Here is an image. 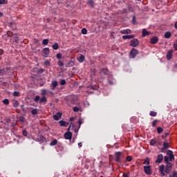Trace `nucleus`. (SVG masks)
<instances>
[{"mask_svg":"<svg viewBox=\"0 0 177 177\" xmlns=\"http://www.w3.org/2000/svg\"><path fill=\"white\" fill-rule=\"evenodd\" d=\"M167 165H166V168H169V169H172V167H173V164H172V162H167V163H166Z\"/></svg>","mask_w":177,"mask_h":177,"instance_id":"23","label":"nucleus"},{"mask_svg":"<svg viewBox=\"0 0 177 177\" xmlns=\"http://www.w3.org/2000/svg\"><path fill=\"white\" fill-rule=\"evenodd\" d=\"M19 101L15 100L13 102V107H15V109H17V107H19Z\"/></svg>","mask_w":177,"mask_h":177,"instance_id":"26","label":"nucleus"},{"mask_svg":"<svg viewBox=\"0 0 177 177\" xmlns=\"http://www.w3.org/2000/svg\"><path fill=\"white\" fill-rule=\"evenodd\" d=\"M46 102H48V99L45 95H44L39 100V103H46Z\"/></svg>","mask_w":177,"mask_h":177,"instance_id":"18","label":"nucleus"},{"mask_svg":"<svg viewBox=\"0 0 177 177\" xmlns=\"http://www.w3.org/2000/svg\"><path fill=\"white\" fill-rule=\"evenodd\" d=\"M25 118H24V117H23V116H20L19 117V121H20V122H24V121H25Z\"/></svg>","mask_w":177,"mask_h":177,"instance_id":"52","label":"nucleus"},{"mask_svg":"<svg viewBox=\"0 0 177 177\" xmlns=\"http://www.w3.org/2000/svg\"><path fill=\"white\" fill-rule=\"evenodd\" d=\"M158 42V37H157V36H154L153 37H152L151 39H150V43L152 44H156Z\"/></svg>","mask_w":177,"mask_h":177,"instance_id":"12","label":"nucleus"},{"mask_svg":"<svg viewBox=\"0 0 177 177\" xmlns=\"http://www.w3.org/2000/svg\"><path fill=\"white\" fill-rule=\"evenodd\" d=\"M69 100L71 104H77V102H78V97L75 95L71 96L69 98Z\"/></svg>","mask_w":177,"mask_h":177,"instance_id":"5","label":"nucleus"},{"mask_svg":"<svg viewBox=\"0 0 177 177\" xmlns=\"http://www.w3.org/2000/svg\"><path fill=\"white\" fill-rule=\"evenodd\" d=\"M126 161H127L128 162H131L132 161V156H129L126 158Z\"/></svg>","mask_w":177,"mask_h":177,"instance_id":"39","label":"nucleus"},{"mask_svg":"<svg viewBox=\"0 0 177 177\" xmlns=\"http://www.w3.org/2000/svg\"><path fill=\"white\" fill-rule=\"evenodd\" d=\"M133 38H135V35H133L122 36L123 39H133Z\"/></svg>","mask_w":177,"mask_h":177,"instance_id":"15","label":"nucleus"},{"mask_svg":"<svg viewBox=\"0 0 177 177\" xmlns=\"http://www.w3.org/2000/svg\"><path fill=\"white\" fill-rule=\"evenodd\" d=\"M162 131H164V129L162 127H157V132L158 133H161V132H162Z\"/></svg>","mask_w":177,"mask_h":177,"instance_id":"40","label":"nucleus"},{"mask_svg":"<svg viewBox=\"0 0 177 177\" xmlns=\"http://www.w3.org/2000/svg\"><path fill=\"white\" fill-rule=\"evenodd\" d=\"M72 138L73 133L67 131L66 133H64V138L66 139L67 140H71Z\"/></svg>","mask_w":177,"mask_h":177,"instance_id":"8","label":"nucleus"},{"mask_svg":"<svg viewBox=\"0 0 177 177\" xmlns=\"http://www.w3.org/2000/svg\"><path fill=\"white\" fill-rule=\"evenodd\" d=\"M0 75H6V70L0 69Z\"/></svg>","mask_w":177,"mask_h":177,"instance_id":"31","label":"nucleus"},{"mask_svg":"<svg viewBox=\"0 0 177 177\" xmlns=\"http://www.w3.org/2000/svg\"><path fill=\"white\" fill-rule=\"evenodd\" d=\"M13 96H20V92H19V91H15L14 93H13Z\"/></svg>","mask_w":177,"mask_h":177,"instance_id":"48","label":"nucleus"},{"mask_svg":"<svg viewBox=\"0 0 177 177\" xmlns=\"http://www.w3.org/2000/svg\"><path fill=\"white\" fill-rule=\"evenodd\" d=\"M115 156L116 162H122V160H121V156H122V152L121 151L115 152Z\"/></svg>","mask_w":177,"mask_h":177,"instance_id":"3","label":"nucleus"},{"mask_svg":"<svg viewBox=\"0 0 177 177\" xmlns=\"http://www.w3.org/2000/svg\"><path fill=\"white\" fill-rule=\"evenodd\" d=\"M57 145V140H53L50 143V146H56Z\"/></svg>","mask_w":177,"mask_h":177,"instance_id":"24","label":"nucleus"},{"mask_svg":"<svg viewBox=\"0 0 177 177\" xmlns=\"http://www.w3.org/2000/svg\"><path fill=\"white\" fill-rule=\"evenodd\" d=\"M48 93H50V95H53V92L49 91H48L46 89H42L41 91V95L42 96H45L46 95H48Z\"/></svg>","mask_w":177,"mask_h":177,"instance_id":"9","label":"nucleus"},{"mask_svg":"<svg viewBox=\"0 0 177 177\" xmlns=\"http://www.w3.org/2000/svg\"><path fill=\"white\" fill-rule=\"evenodd\" d=\"M169 161H175V156L171 155V156H169Z\"/></svg>","mask_w":177,"mask_h":177,"instance_id":"41","label":"nucleus"},{"mask_svg":"<svg viewBox=\"0 0 177 177\" xmlns=\"http://www.w3.org/2000/svg\"><path fill=\"white\" fill-rule=\"evenodd\" d=\"M169 147H171L169 143L167 142H163V147L160 149V153H165V151L168 150Z\"/></svg>","mask_w":177,"mask_h":177,"instance_id":"2","label":"nucleus"},{"mask_svg":"<svg viewBox=\"0 0 177 177\" xmlns=\"http://www.w3.org/2000/svg\"><path fill=\"white\" fill-rule=\"evenodd\" d=\"M0 5H8L7 0H0Z\"/></svg>","mask_w":177,"mask_h":177,"instance_id":"37","label":"nucleus"},{"mask_svg":"<svg viewBox=\"0 0 177 177\" xmlns=\"http://www.w3.org/2000/svg\"><path fill=\"white\" fill-rule=\"evenodd\" d=\"M53 120H55V121H59V120L62 118V113L60 112L57 113L55 115L53 116Z\"/></svg>","mask_w":177,"mask_h":177,"instance_id":"10","label":"nucleus"},{"mask_svg":"<svg viewBox=\"0 0 177 177\" xmlns=\"http://www.w3.org/2000/svg\"><path fill=\"white\" fill-rule=\"evenodd\" d=\"M144 172L146 175H151V167L149 165L144 166Z\"/></svg>","mask_w":177,"mask_h":177,"instance_id":"6","label":"nucleus"},{"mask_svg":"<svg viewBox=\"0 0 177 177\" xmlns=\"http://www.w3.org/2000/svg\"><path fill=\"white\" fill-rule=\"evenodd\" d=\"M174 49L175 50H177V43H174Z\"/></svg>","mask_w":177,"mask_h":177,"instance_id":"61","label":"nucleus"},{"mask_svg":"<svg viewBox=\"0 0 177 177\" xmlns=\"http://www.w3.org/2000/svg\"><path fill=\"white\" fill-rule=\"evenodd\" d=\"M35 102H39V100H41V97H39V95H37L35 97Z\"/></svg>","mask_w":177,"mask_h":177,"instance_id":"44","label":"nucleus"},{"mask_svg":"<svg viewBox=\"0 0 177 177\" xmlns=\"http://www.w3.org/2000/svg\"><path fill=\"white\" fill-rule=\"evenodd\" d=\"M163 158H164V161H165V164L169 162V156H164Z\"/></svg>","mask_w":177,"mask_h":177,"instance_id":"32","label":"nucleus"},{"mask_svg":"<svg viewBox=\"0 0 177 177\" xmlns=\"http://www.w3.org/2000/svg\"><path fill=\"white\" fill-rule=\"evenodd\" d=\"M123 177H129V173H124Z\"/></svg>","mask_w":177,"mask_h":177,"instance_id":"59","label":"nucleus"},{"mask_svg":"<svg viewBox=\"0 0 177 177\" xmlns=\"http://www.w3.org/2000/svg\"><path fill=\"white\" fill-rule=\"evenodd\" d=\"M57 64L59 67H63V66H64V64L62 61H58Z\"/></svg>","mask_w":177,"mask_h":177,"instance_id":"46","label":"nucleus"},{"mask_svg":"<svg viewBox=\"0 0 177 177\" xmlns=\"http://www.w3.org/2000/svg\"><path fill=\"white\" fill-rule=\"evenodd\" d=\"M167 155L169 156V157L170 156H173L174 155V152L171 150H168L167 151Z\"/></svg>","mask_w":177,"mask_h":177,"instance_id":"42","label":"nucleus"},{"mask_svg":"<svg viewBox=\"0 0 177 177\" xmlns=\"http://www.w3.org/2000/svg\"><path fill=\"white\" fill-rule=\"evenodd\" d=\"M3 55V50L0 48V56Z\"/></svg>","mask_w":177,"mask_h":177,"instance_id":"63","label":"nucleus"},{"mask_svg":"<svg viewBox=\"0 0 177 177\" xmlns=\"http://www.w3.org/2000/svg\"><path fill=\"white\" fill-rule=\"evenodd\" d=\"M165 38H167V39L171 38V33L169 32H166L165 33Z\"/></svg>","mask_w":177,"mask_h":177,"instance_id":"30","label":"nucleus"},{"mask_svg":"<svg viewBox=\"0 0 177 177\" xmlns=\"http://www.w3.org/2000/svg\"><path fill=\"white\" fill-rule=\"evenodd\" d=\"M3 104H6V106H8V104H9V100L8 99H4L3 100Z\"/></svg>","mask_w":177,"mask_h":177,"instance_id":"43","label":"nucleus"},{"mask_svg":"<svg viewBox=\"0 0 177 177\" xmlns=\"http://www.w3.org/2000/svg\"><path fill=\"white\" fill-rule=\"evenodd\" d=\"M169 177H177V172L176 171H174L172 174H170Z\"/></svg>","mask_w":177,"mask_h":177,"instance_id":"29","label":"nucleus"},{"mask_svg":"<svg viewBox=\"0 0 177 177\" xmlns=\"http://www.w3.org/2000/svg\"><path fill=\"white\" fill-rule=\"evenodd\" d=\"M156 142L154 139H151L149 142V145L150 146H154V145H156Z\"/></svg>","mask_w":177,"mask_h":177,"instance_id":"35","label":"nucleus"},{"mask_svg":"<svg viewBox=\"0 0 177 177\" xmlns=\"http://www.w3.org/2000/svg\"><path fill=\"white\" fill-rule=\"evenodd\" d=\"M89 89H93V91H96V88H95V86H88Z\"/></svg>","mask_w":177,"mask_h":177,"instance_id":"60","label":"nucleus"},{"mask_svg":"<svg viewBox=\"0 0 177 177\" xmlns=\"http://www.w3.org/2000/svg\"><path fill=\"white\" fill-rule=\"evenodd\" d=\"M107 74H109V69H106V68L101 69V71H100L101 75H107Z\"/></svg>","mask_w":177,"mask_h":177,"instance_id":"14","label":"nucleus"},{"mask_svg":"<svg viewBox=\"0 0 177 177\" xmlns=\"http://www.w3.org/2000/svg\"><path fill=\"white\" fill-rule=\"evenodd\" d=\"M48 44H49V39H44L42 41V44L43 45H48Z\"/></svg>","mask_w":177,"mask_h":177,"instance_id":"36","label":"nucleus"},{"mask_svg":"<svg viewBox=\"0 0 177 177\" xmlns=\"http://www.w3.org/2000/svg\"><path fill=\"white\" fill-rule=\"evenodd\" d=\"M149 115H150L151 117H156V116L157 115V112L153 111H150V113H149Z\"/></svg>","mask_w":177,"mask_h":177,"instance_id":"25","label":"nucleus"},{"mask_svg":"<svg viewBox=\"0 0 177 177\" xmlns=\"http://www.w3.org/2000/svg\"><path fill=\"white\" fill-rule=\"evenodd\" d=\"M150 32H149L145 28L142 29V37H146L147 35H149Z\"/></svg>","mask_w":177,"mask_h":177,"instance_id":"19","label":"nucleus"},{"mask_svg":"<svg viewBox=\"0 0 177 177\" xmlns=\"http://www.w3.org/2000/svg\"><path fill=\"white\" fill-rule=\"evenodd\" d=\"M138 45H139V40L138 39H133L130 41V46L136 48V46H138Z\"/></svg>","mask_w":177,"mask_h":177,"instance_id":"7","label":"nucleus"},{"mask_svg":"<svg viewBox=\"0 0 177 177\" xmlns=\"http://www.w3.org/2000/svg\"><path fill=\"white\" fill-rule=\"evenodd\" d=\"M56 57H57V59H62V53H58L57 54Z\"/></svg>","mask_w":177,"mask_h":177,"instance_id":"53","label":"nucleus"},{"mask_svg":"<svg viewBox=\"0 0 177 177\" xmlns=\"http://www.w3.org/2000/svg\"><path fill=\"white\" fill-rule=\"evenodd\" d=\"M51 85L53 86L52 91H55V89H56V87L57 86V85H59V84L57 83V81H53L51 82Z\"/></svg>","mask_w":177,"mask_h":177,"instance_id":"16","label":"nucleus"},{"mask_svg":"<svg viewBox=\"0 0 177 177\" xmlns=\"http://www.w3.org/2000/svg\"><path fill=\"white\" fill-rule=\"evenodd\" d=\"M159 171L160 172H162V171H165V166L164 165H161L159 167Z\"/></svg>","mask_w":177,"mask_h":177,"instance_id":"28","label":"nucleus"},{"mask_svg":"<svg viewBox=\"0 0 177 177\" xmlns=\"http://www.w3.org/2000/svg\"><path fill=\"white\" fill-rule=\"evenodd\" d=\"M42 73H44V68H40L37 72L38 74H42Z\"/></svg>","mask_w":177,"mask_h":177,"instance_id":"58","label":"nucleus"},{"mask_svg":"<svg viewBox=\"0 0 177 177\" xmlns=\"http://www.w3.org/2000/svg\"><path fill=\"white\" fill-rule=\"evenodd\" d=\"M162 176H165V171H160Z\"/></svg>","mask_w":177,"mask_h":177,"instance_id":"62","label":"nucleus"},{"mask_svg":"<svg viewBox=\"0 0 177 177\" xmlns=\"http://www.w3.org/2000/svg\"><path fill=\"white\" fill-rule=\"evenodd\" d=\"M14 39H15V42H16V44H19V37H17V36L14 37Z\"/></svg>","mask_w":177,"mask_h":177,"instance_id":"50","label":"nucleus"},{"mask_svg":"<svg viewBox=\"0 0 177 177\" xmlns=\"http://www.w3.org/2000/svg\"><path fill=\"white\" fill-rule=\"evenodd\" d=\"M73 111L75 113H78V111H80V108H78L77 106H74L73 107Z\"/></svg>","mask_w":177,"mask_h":177,"instance_id":"45","label":"nucleus"},{"mask_svg":"<svg viewBox=\"0 0 177 177\" xmlns=\"http://www.w3.org/2000/svg\"><path fill=\"white\" fill-rule=\"evenodd\" d=\"M129 55L131 59H135V57H136V55H139V51L137 49L132 48Z\"/></svg>","mask_w":177,"mask_h":177,"instance_id":"1","label":"nucleus"},{"mask_svg":"<svg viewBox=\"0 0 177 177\" xmlns=\"http://www.w3.org/2000/svg\"><path fill=\"white\" fill-rule=\"evenodd\" d=\"M59 123L60 127H68V122H64V120H60Z\"/></svg>","mask_w":177,"mask_h":177,"instance_id":"17","label":"nucleus"},{"mask_svg":"<svg viewBox=\"0 0 177 177\" xmlns=\"http://www.w3.org/2000/svg\"><path fill=\"white\" fill-rule=\"evenodd\" d=\"M24 136H27V135H28V133L27 132L26 130H23V132H22Z\"/></svg>","mask_w":177,"mask_h":177,"instance_id":"55","label":"nucleus"},{"mask_svg":"<svg viewBox=\"0 0 177 177\" xmlns=\"http://www.w3.org/2000/svg\"><path fill=\"white\" fill-rule=\"evenodd\" d=\"M80 63H82V62H84V60H85V56H84V55H82L79 57L78 59Z\"/></svg>","mask_w":177,"mask_h":177,"instance_id":"22","label":"nucleus"},{"mask_svg":"<svg viewBox=\"0 0 177 177\" xmlns=\"http://www.w3.org/2000/svg\"><path fill=\"white\" fill-rule=\"evenodd\" d=\"M82 34H83L84 35H86V34H88V30H86V28H84L82 29Z\"/></svg>","mask_w":177,"mask_h":177,"instance_id":"34","label":"nucleus"},{"mask_svg":"<svg viewBox=\"0 0 177 177\" xmlns=\"http://www.w3.org/2000/svg\"><path fill=\"white\" fill-rule=\"evenodd\" d=\"M53 49H54V50H57L59 49V44L58 43H55L53 46H52Z\"/></svg>","mask_w":177,"mask_h":177,"instance_id":"21","label":"nucleus"},{"mask_svg":"<svg viewBox=\"0 0 177 177\" xmlns=\"http://www.w3.org/2000/svg\"><path fill=\"white\" fill-rule=\"evenodd\" d=\"M172 53H174L173 50H169L167 53V60H171L172 59Z\"/></svg>","mask_w":177,"mask_h":177,"instance_id":"13","label":"nucleus"},{"mask_svg":"<svg viewBox=\"0 0 177 177\" xmlns=\"http://www.w3.org/2000/svg\"><path fill=\"white\" fill-rule=\"evenodd\" d=\"M171 169H169V168H168V167H166V168H165V174H169V173L171 172Z\"/></svg>","mask_w":177,"mask_h":177,"instance_id":"49","label":"nucleus"},{"mask_svg":"<svg viewBox=\"0 0 177 177\" xmlns=\"http://www.w3.org/2000/svg\"><path fill=\"white\" fill-rule=\"evenodd\" d=\"M174 27H175L176 30H177V21L175 23Z\"/></svg>","mask_w":177,"mask_h":177,"instance_id":"64","label":"nucleus"},{"mask_svg":"<svg viewBox=\"0 0 177 177\" xmlns=\"http://www.w3.org/2000/svg\"><path fill=\"white\" fill-rule=\"evenodd\" d=\"M73 66H74V62L73 61H70L68 64V67H73Z\"/></svg>","mask_w":177,"mask_h":177,"instance_id":"51","label":"nucleus"},{"mask_svg":"<svg viewBox=\"0 0 177 177\" xmlns=\"http://www.w3.org/2000/svg\"><path fill=\"white\" fill-rule=\"evenodd\" d=\"M132 24L135 26L136 24V17L135 15H133L132 17Z\"/></svg>","mask_w":177,"mask_h":177,"instance_id":"33","label":"nucleus"},{"mask_svg":"<svg viewBox=\"0 0 177 177\" xmlns=\"http://www.w3.org/2000/svg\"><path fill=\"white\" fill-rule=\"evenodd\" d=\"M78 124H79L80 127L82 124V119H81V118L78 119Z\"/></svg>","mask_w":177,"mask_h":177,"instance_id":"57","label":"nucleus"},{"mask_svg":"<svg viewBox=\"0 0 177 177\" xmlns=\"http://www.w3.org/2000/svg\"><path fill=\"white\" fill-rule=\"evenodd\" d=\"M121 34H131V31L129 29L122 30L120 31Z\"/></svg>","mask_w":177,"mask_h":177,"instance_id":"20","label":"nucleus"},{"mask_svg":"<svg viewBox=\"0 0 177 177\" xmlns=\"http://www.w3.org/2000/svg\"><path fill=\"white\" fill-rule=\"evenodd\" d=\"M162 160H164V156L162 153H159L157 156V159L156 160L155 162L156 164H160V162H162Z\"/></svg>","mask_w":177,"mask_h":177,"instance_id":"4","label":"nucleus"},{"mask_svg":"<svg viewBox=\"0 0 177 177\" xmlns=\"http://www.w3.org/2000/svg\"><path fill=\"white\" fill-rule=\"evenodd\" d=\"M31 114H32V115H37V114H38V109H34L31 111Z\"/></svg>","mask_w":177,"mask_h":177,"instance_id":"27","label":"nucleus"},{"mask_svg":"<svg viewBox=\"0 0 177 177\" xmlns=\"http://www.w3.org/2000/svg\"><path fill=\"white\" fill-rule=\"evenodd\" d=\"M60 85H66V80H62L60 81Z\"/></svg>","mask_w":177,"mask_h":177,"instance_id":"54","label":"nucleus"},{"mask_svg":"<svg viewBox=\"0 0 177 177\" xmlns=\"http://www.w3.org/2000/svg\"><path fill=\"white\" fill-rule=\"evenodd\" d=\"M143 164H147V165H150V160H149V158H147L144 161Z\"/></svg>","mask_w":177,"mask_h":177,"instance_id":"38","label":"nucleus"},{"mask_svg":"<svg viewBox=\"0 0 177 177\" xmlns=\"http://www.w3.org/2000/svg\"><path fill=\"white\" fill-rule=\"evenodd\" d=\"M49 48H45L43 49L44 57H48L50 53Z\"/></svg>","mask_w":177,"mask_h":177,"instance_id":"11","label":"nucleus"},{"mask_svg":"<svg viewBox=\"0 0 177 177\" xmlns=\"http://www.w3.org/2000/svg\"><path fill=\"white\" fill-rule=\"evenodd\" d=\"M157 122H158V120H155L152 122V127H156V125L157 124Z\"/></svg>","mask_w":177,"mask_h":177,"instance_id":"47","label":"nucleus"},{"mask_svg":"<svg viewBox=\"0 0 177 177\" xmlns=\"http://www.w3.org/2000/svg\"><path fill=\"white\" fill-rule=\"evenodd\" d=\"M44 65L45 66H50V62L49 61H45L44 62Z\"/></svg>","mask_w":177,"mask_h":177,"instance_id":"56","label":"nucleus"}]
</instances>
